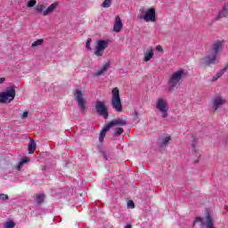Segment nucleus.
I'll use <instances>...</instances> for the list:
<instances>
[{"instance_id": "obj_15", "label": "nucleus", "mask_w": 228, "mask_h": 228, "mask_svg": "<svg viewBox=\"0 0 228 228\" xmlns=\"http://www.w3.org/2000/svg\"><path fill=\"white\" fill-rule=\"evenodd\" d=\"M227 17H228V2L224 4L222 10L219 11L216 19L218 20L220 19H227Z\"/></svg>"}, {"instance_id": "obj_33", "label": "nucleus", "mask_w": 228, "mask_h": 228, "mask_svg": "<svg viewBox=\"0 0 228 228\" xmlns=\"http://www.w3.org/2000/svg\"><path fill=\"white\" fill-rule=\"evenodd\" d=\"M9 197L7 194H0V200H8Z\"/></svg>"}, {"instance_id": "obj_20", "label": "nucleus", "mask_w": 228, "mask_h": 228, "mask_svg": "<svg viewBox=\"0 0 228 228\" xmlns=\"http://www.w3.org/2000/svg\"><path fill=\"white\" fill-rule=\"evenodd\" d=\"M35 151H37V142H35V140L31 139L28 143V154H34Z\"/></svg>"}, {"instance_id": "obj_32", "label": "nucleus", "mask_w": 228, "mask_h": 228, "mask_svg": "<svg viewBox=\"0 0 228 228\" xmlns=\"http://www.w3.org/2000/svg\"><path fill=\"white\" fill-rule=\"evenodd\" d=\"M191 147H192V151L193 152H198L199 151V150L197 149V141L192 142Z\"/></svg>"}, {"instance_id": "obj_22", "label": "nucleus", "mask_w": 228, "mask_h": 228, "mask_svg": "<svg viewBox=\"0 0 228 228\" xmlns=\"http://www.w3.org/2000/svg\"><path fill=\"white\" fill-rule=\"evenodd\" d=\"M25 163H29V159L28 157H23L18 163V170H20L24 167Z\"/></svg>"}, {"instance_id": "obj_41", "label": "nucleus", "mask_w": 228, "mask_h": 228, "mask_svg": "<svg viewBox=\"0 0 228 228\" xmlns=\"http://www.w3.org/2000/svg\"><path fill=\"white\" fill-rule=\"evenodd\" d=\"M199 162V159L195 160V163H198Z\"/></svg>"}, {"instance_id": "obj_26", "label": "nucleus", "mask_w": 228, "mask_h": 228, "mask_svg": "<svg viewBox=\"0 0 228 228\" xmlns=\"http://www.w3.org/2000/svg\"><path fill=\"white\" fill-rule=\"evenodd\" d=\"M102 6L103 8H110L111 6V0H105L102 4Z\"/></svg>"}, {"instance_id": "obj_25", "label": "nucleus", "mask_w": 228, "mask_h": 228, "mask_svg": "<svg viewBox=\"0 0 228 228\" xmlns=\"http://www.w3.org/2000/svg\"><path fill=\"white\" fill-rule=\"evenodd\" d=\"M124 133V128L117 127L114 131V136H120Z\"/></svg>"}, {"instance_id": "obj_21", "label": "nucleus", "mask_w": 228, "mask_h": 228, "mask_svg": "<svg viewBox=\"0 0 228 228\" xmlns=\"http://www.w3.org/2000/svg\"><path fill=\"white\" fill-rule=\"evenodd\" d=\"M226 70H227V67L222 69L219 72L216 73V76L212 77V81H218V79L222 77V75L225 74Z\"/></svg>"}, {"instance_id": "obj_13", "label": "nucleus", "mask_w": 228, "mask_h": 228, "mask_svg": "<svg viewBox=\"0 0 228 228\" xmlns=\"http://www.w3.org/2000/svg\"><path fill=\"white\" fill-rule=\"evenodd\" d=\"M170 142H172V137L170 134H167L158 141V145L160 149H166V147H168Z\"/></svg>"}, {"instance_id": "obj_38", "label": "nucleus", "mask_w": 228, "mask_h": 228, "mask_svg": "<svg viewBox=\"0 0 228 228\" xmlns=\"http://www.w3.org/2000/svg\"><path fill=\"white\" fill-rule=\"evenodd\" d=\"M4 81H6L5 77H1L0 78V85H3V83H4Z\"/></svg>"}, {"instance_id": "obj_23", "label": "nucleus", "mask_w": 228, "mask_h": 228, "mask_svg": "<svg viewBox=\"0 0 228 228\" xmlns=\"http://www.w3.org/2000/svg\"><path fill=\"white\" fill-rule=\"evenodd\" d=\"M44 199H45V194H39L36 197V202L37 204H42V202H44Z\"/></svg>"}, {"instance_id": "obj_18", "label": "nucleus", "mask_w": 228, "mask_h": 228, "mask_svg": "<svg viewBox=\"0 0 228 228\" xmlns=\"http://www.w3.org/2000/svg\"><path fill=\"white\" fill-rule=\"evenodd\" d=\"M56 6H58V4L54 3L52 4L50 6L47 7L45 11L43 12V15L46 17V15H49L50 13H53L54 10H56Z\"/></svg>"}, {"instance_id": "obj_30", "label": "nucleus", "mask_w": 228, "mask_h": 228, "mask_svg": "<svg viewBox=\"0 0 228 228\" xmlns=\"http://www.w3.org/2000/svg\"><path fill=\"white\" fill-rule=\"evenodd\" d=\"M37 4V0H29L27 6L28 8H33V6H36Z\"/></svg>"}, {"instance_id": "obj_31", "label": "nucleus", "mask_w": 228, "mask_h": 228, "mask_svg": "<svg viewBox=\"0 0 228 228\" xmlns=\"http://www.w3.org/2000/svg\"><path fill=\"white\" fill-rule=\"evenodd\" d=\"M36 10L38 13H42V12H44V4H37Z\"/></svg>"}, {"instance_id": "obj_35", "label": "nucleus", "mask_w": 228, "mask_h": 228, "mask_svg": "<svg viewBox=\"0 0 228 228\" xmlns=\"http://www.w3.org/2000/svg\"><path fill=\"white\" fill-rule=\"evenodd\" d=\"M156 51H158L159 53H163V46L158 45V46L156 47Z\"/></svg>"}, {"instance_id": "obj_4", "label": "nucleus", "mask_w": 228, "mask_h": 228, "mask_svg": "<svg viewBox=\"0 0 228 228\" xmlns=\"http://www.w3.org/2000/svg\"><path fill=\"white\" fill-rule=\"evenodd\" d=\"M141 15L137 16L138 20H145V22H156V9L150 8L145 12V9L139 10Z\"/></svg>"}, {"instance_id": "obj_5", "label": "nucleus", "mask_w": 228, "mask_h": 228, "mask_svg": "<svg viewBox=\"0 0 228 228\" xmlns=\"http://www.w3.org/2000/svg\"><path fill=\"white\" fill-rule=\"evenodd\" d=\"M15 99V88L9 87L5 92L0 94V104L12 102Z\"/></svg>"}, {"instance_id": "obj_39", "label": "nucleus", "mask_w": 228, "mask_h": 228, "mask_svg": "<svg viewBox=\"0 0 228 228\" xmlns=\"http://www.w3.org/2000/svg\"><path fill=\"white\" fill-rule=\"evenodd\" d=\"M124 228H131V224H126Z\"/></svg>"}, {"instance_id": "obj_6", "label": "nucleus", "mask_w": 228, "mask_h": 228, "mask_svg": "<svg viewBox=\"0 0 228 228\" xmlns=\"http://www.w3.org/2000/svg\"><path fill=\"white\" fill-rule=\"evenodd\" d=\"M15 99V88L9 87L5 92L0 94V104L12 102Z\"/></svg>"}, {"instance_id": "obj_10", "label": "nucleus", "mask_w": 228, "mask_h": 228, "mask_svg": "<svg viewBox=\"0 0 228 228\" xmlns=\"http://www.w3.org/2000/svg\"><path fill=\"white\" fill-rule=\"evenodd\" d=\"M211 102L213 110L216 111V113H219L220 108H222V106L227 102V100H225V98L223 96H215Z\"/></svg>"}, {"instance_id": "obj_37", "label": "nucleus", "mask_w": 228, "mask_h": 228, "mask_svg": "<svg viewBox=\"0 0 228 228\" xmlns=\"http://www.w3.org/2000/svg\"><path fill=\"white\" fill-rule=\"evenodd\" d=\"M21 118H28V111H24Z\"/></svg>"}, {"instance_id": "obj_28", "label": "nucleus", "mask_w": 228, "mask_h": 228, "mask_svg": "<svg viewBox=\"0 0 228 228\" xmlns=\"http://www.w3.org/2000/svg\"><path fill=\"white\" fill-rule=\"evenodd\" d=\"M197 222L200 223V225H203L204 224V220L202 219V217H199V216L196 217L192 225H195V224H197Z\"/></svg>"}, {"instance_id": "obj_19", "label": "nucleus", "mask_w": 228, "mask_h": 228, "mask_svg": "<svg viewBox=\"0 0 228 228\" xmlns=\"http://www.w3.org/2000/svg\"><path fill=\"white\" fill-rule=\"evenodd\" d=\"M152 58H154V51L152 49L147 50L146 53H144V61H151Z\"/></svg>"}, {"instance_id": "obj_9", "label": "nucleus", "mask_w": 228, "mask_h": 228, "mask_svg": "<svg viewBox=\"0 0 228 228\" xmlns=\"http://www.w3.org/2000/svg\"><path fill=\"white\" fill-rule=\"evenodd\" d=\"M75 101L78 104V108L80 111H86V101L85 100V97H83V91L77 89L74 93Z\"/></svg>"}, {"instance_id": "obj_3", "label": "nucleus", "mask_w": 228, "mask_h": 228, "mask_svg": "<svg viewBox=\"0 0 228 228\" xmlns=\"http://www.w3.org/2000/svg\"><path fill=\"white\" fill-rule=\"evenodd\" d=\"M111 106L113 110L122 113L124 107L122 106V100H120V91L117 87H114L111 91Z\"/></svg>"}, {"instance_id": "obj_16", "label": "nucleus", "mask_w": 228, "mask_h": 228, "mask_svg": "<svg viewBox=\"0 0 228 228\" xmlns=\"http://www.w3.org/2000/svg\"><path fill=\"white\" fill-rule=\"evenodd\" d=\"M110 62L104 63L102 68L101 69H98L94 74V77H99L101 76H102V74H104V72H106V70H108L110 69Z\"/></svg>"}, {"instance_id": "obj_34", "label": "nucleus", "mask_w": 228, "mask_h": 228, "mask_svg": "<svg viewBox=\"0 0 228 228\" xmlns=\"http://www.w3.org/2000/svg\"><path fill=\"white\" fill-rule=\"evenodd\" d=\"M133 118L134 120H138V111H136V110L134 111Z\"/></svg>"}, {"instance_id": "obj_29", "label": "nucleus", "mask_w": 228, "mask_h": 228, "mask_svg": "<svg viewBox=\"0 0 228 228\" xmlns=\"http://www.w3.org/2000/svg\"><path fill=\"white\" fill-rule=\"evenodd\" d=\"M92 38H88L86 43V47L88 49V51H92Z\"/></svg>"}, {"instance_id": "obj_12", "label": "nucleus", "mask_w": 228, "mask_h": 228, "mask_svg": "<svg viewBox=\"0 0 228 228\" xmlns=\"http://www.w3.org/2000/svg\"><path fill=\"white\" fill-rule=\"evenodd\" d=\"M107 126H109V127L110 128L115 126L124 127V126H127V117L124 116L121 118H114L110 122H109Z\"/></svg>"}, {"instance_id": "obj_17", "label": "nucleus", "mask_w": 228, "mask_h": 228, "mask_svg": "<svg viewBox=\"0 0 228 228\" xmlns=\"http://www.w3.org/2000/svg\"><path fill=\"white\" fill-rule=\"evenodd\" d=\"M109 129H110V127L108 124L103 126V128L100 132L99 142H104V136H106V133H108Z\"/></svg>"}, {"instance_id": "obj_8", "label": "nucleus", "mask_w": 228, "mask_h": 228, "mask_svg": "<svg viewBox=\"0 0 228 228\" xmlns=\"http://www.w3.org/2000/svg\"><path fill=\"white\" fill-rule=\"evenodd\" d=\"M109 45H110V39L97 41L95 45L94 54L97 57L102 56V54L104 53V51L108 49Z\"/></svg>"}, {"instance_id": "obj_11", "label": "nucleus", "mask_w": 228, "mask_h": 228, "mask_svg": "<svg viewBox=\"0 0 228 228\" xmlns=\"http://www.w3.org/2000/svg\"><path fill=\"white\" fill-rule=\"evenodd\" d=\"M96 113L100 115V117H103L107 119L110 117V113L108 112V108L102 102H97L95 105Z\"/></svg>"}, {"instance_id": "obj_2", "label": "nucleus", "mask_w": 228, "mask_h": 228, "mask_svg": "<svg viewBox=\"0 0 228 228\" xmlns=\"http://www.w3.org/2000/svg\"><path fill=\"white\" fill-rule=\"evenodd\" d=\"M186 77V72L184 69H180L176 71H175L171 76H169V78L167 80V85L169 88H179L181 86V83L183 79Z\"/></svg>"}, {"instance_id": "obj_36", "label": "nucleus", "mask_w": 228, "mask_h": 228, "mask_svg": "<svg viewBox=\"0 0 228 228\" xmlns=\"http://www.w3.org/2000/svg\"><path fill=\"white\" fill-rule=\"evenodd\" d=\"M128 206H129V208H132V209H134V202L129 201Z\"/></svg>"}, {"instance_id": "obj_40", "label": "nucleus", "mask_w": 228, "mask_h": 228, "mask_svg": "<svg viewBox=\"0 0 228 228\" xmlns=\"http://www.w3.org/2000/svg\"><path fill=\"white\" fill-rule=\"evenodd\" d=\"M103 158H104L105 159H108V158L106 157V154H103Z\"/></svg>"}, {"instance_id": "obj_1", "label": "nucleus", "mask_w": 228, "mask_h": 228, "mask_svg": "<svg viewBox=\"0 0 228 228\" xmlns=\"http://www.w3.org/2000/svg\"><path fill=\"white\" fill-rule=\"evenodd\" d=\"M222 49H224V42L216 41L214 43L210 53L200 59V65L210 67V65H216V63H219L220 60L217 56Z\"/></svg>"}, {"instance_id": "obj_14", "label": "nucleus", "mask_w": 228, "mask_h": 228, "mask_svg": "<svg viewBox=\"0 0 228 228\" xmlns=\"http://www.w3.org/2000/svg\"><path fill=\"white\" fill-rule=\"evenodd\" d=\"M123 28H124V23H122V19H120V16H116L115 23L113 27L114 33H120Z\"/></svg>"}, {"instance_id": "obj_7", "label": "nucleus", "mask_w": 228, "mask_h": 228, "mask_svg": "<svg viewBox=\"0 0 228 228\" xmlns=\"http://www.w3.org/2000/svg\"><path fill=\"white\" fill-rule=\"evenodd\" d=\"M156 108L162 113V118L168 117V102L165 98H159L157 100Z\"/></svg>"}, {"instance_id": "obj_27", "label": "nucleus", "mask_w": 228, "mask_h": 228, "mask_svg": "<svg viewBox=\"0 0 228 228\" xmlns=\"http://www.w3.org/2000/svg\"><path fill=\"white\" fill-rule=\"evenodd\" d=\"M5 228H13L15 227V223L13 221H9L4 224Z\"/></svg>"}, {"instance_id": "obj_24", "label": "nucleus", "mask_w": 228, "mask_h": 228, "mask_svg": "<svg viewBox=\"0 0 228 228\" xmlns=\"http://www.w3.org/2000/svg\"><path fill=\"white\" fill-rule=\"evenodd\" d=\"M42 44H44V39H37L32 43L31 47H38V45H42Z\"/></svg>"}]
</instances>
